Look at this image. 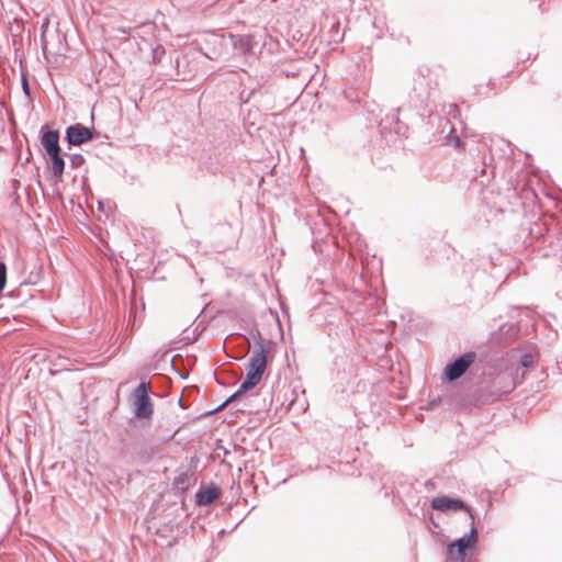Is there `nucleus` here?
Here are the masks:
<instances>
[{
	"label": "nucleus",
	"instance_id": "f3484780",
	"mask_svg": "<svg viewBox=\"0 0 562 562\" xmlns=\"http://www.w3.org/2000/svg\"><path fill=\"white\" fill-rule=\"evenodd\" d=\"M533 362L535 357L531 353H524L519 359L520 367L525 369L532 367Z\"/></svg>",
	"mask_w": 562,
	"mask_h": 562
},
{
	"label": "nucleus",
	"instance_id": "6ab92c4d",
	"mask_svg": "<svg viewBox=\"0 0 562 562\" xmlns=\"http://www.w3.org/2000/svg\"><path fill=\"white\" fill-rule=\"evenodd\" d=\"M346 99H348L350 102L358 101V94L355 91H346L345 92Z\"/></svg>",
	"mask_w": 562,
	"mask_h": 562
},
{
	"label": "nucleus",
	"instance_id": "a211bd4d",
	"mask_svg": "<svg viewBox=\"0 0 562 562\" xmlns=\"http://www.w3.org/2000/svg\"><path fill=\"white\" fill-rule=\"evenodd\" d=\"M21 86H22V90H23V93L25 94V97L31 99V88H30L29 80L25 76H22Z\"/></svg>",
	"mask_w": 562,
	"mask_h": 562
},
{
	"label": "nucleus",
	"instance_id": "dca6fc26",
	"mask_svg": "<svg viewBox=\"0 0 562 562\" xmlns=\"http://www.w3.org/2000/svg\"><path fill=\"white\" fill-rule=\"evenodd\" d=\"M70 167L76 169L81 167L85 164V157L81 154H71L69 155Z\"/></svg>",
	"mask_w": 562,
	"mask_h": 562
},
{
	"label": "nucleus",
	"instance_id": "aec40b11",
	"mask_svg": "<svg viewBox=\"0 0 562 562\" xmlns=\"http://www.w3.org/2000/svg\"><path fill=\"white\" fill-rule=\"evenodd\" d=\"M453 146L457 149H463L464 144L462 143V140L458 136H453Z\"/></svg>",
	"mask_w": 562,
	"mask_h": 562
},
{
	"label": "nucleus",
	"instance_id": "20e7f679",
	"mask_svg": "<svg viewBox=\"0 0 562 562\" xmlns=\"http://www.w3.org/2000/svg\"><path fill=\"white\" fill-rule=\"evenodd\" d=\"M151 392L150 382L142 381L133 391L134 415L139 419H149L154 413V405L149 393Z\"/></svg>",
	"mask_w": 562,
	"mask_h": 562
},
{
	"label": "nucleus",
	"instance_id": "1a4fd4ad",
	"mask_svg": "<svg viewBox=\"0 0 562 562\" xmlns=\"http://www.w3.org/2000/svg\"><path fill=\"white\" fill-rule=\"evenodd\" d=\"M126 448L132 450L143 464L150 462L159 449L158 446L148 443L143 436H138L132 442L126 443Z\"/></svg>",
	"mask_w": 562,
	"mask_h": 562
},
{
	"label": "nucleus",
	"instance_id": "4468645a",
	"mask_svg": "<svg viewBox=\"0 0 562 562\" xmlns=\"http://www.w3.org/2000/svg\"><path fill=\"white\" fill-rule=\"evenodd\" d=\"M252 390L251 386L247 385L244 381L241 382V384L239 385L238 390L235 391L231 396H228L221 405H218L216 408L206 413V415H212L216 412H220L222 411L224 407H226L229 403L238 400L239 397H241L245 393H247L248 391Z\"/></svg>",
	"mask_w": 562,
	"mask_h": 562
},
{
	"label": "nucleus",
	"instance_id": "7ed1b4c3",
	"mask_svg": "<svg viewBox=\"0 0 562 562\" xmlns=\"http://www.w3.org/2000/svg\"><path fill=\"white\" fill-rule=\"evenodd\" d=\"M255 341L258 346L248 360L246 366L247 373L244 380V382L252 389L257 386L262 379L267 368L268 346L271 345V340L262 338L259 330H256Z\"/></svg>",
	"mask_w": 562,
	"mask_h": 562
},
{
	"label": "nucleus",
	"instance_id": "6e6552de",
	"mask_svg": "<svg viewBox=\"0 0 562 562\" xmlns=\"http://www.w3.org/2000/svg\"><path fill=\"white\" fill-rule=\"evenodd\" d=\"M431 507L442 513L463 510L469 515L472 524L474 522V515L471 507L459 497L448 495L434 497L431 499Z\"/></svg>",
	"mask_w": 562,
	"mask_h": 562
},
{
	"label": "nucleus",
	"instance_id": "0eeeda50",
	"mask_svg": "<svg viewBox=\"0 0 562 562\" xmlns=\"http://www.w3.org/2000/svg\"><path fill=\"white\" fill-rule=\"evenodd\" d=\"M98 135L99 132L94 127H88L81 123H75L66 127L65 140L70 148L93 140Z\"/></svg>",
	"mask_w": 562,
	"mask_h": 562
},
{
	"label": "nucleus",
	"instance_id": "f03ea898",
	"mask_svg": "<svg viewBox=\"0 0 562 562\" xmlns=\"http://www.w3.org/2000/svg\"><path fill=\"white\" fill-rule=\"evenodd\" d=\"M364 110L367 114V121L370 124H378L380 127L381 135L387 140V135L406 136L407 125L400 121L397 113H386L382 116V108L375 101L366 102Z\"/></svg>",
	"mask_w": 562,
	"mask_h": 562
},
{
	"label": "nucleus",
	"instance_id": "ddd939ff",
	"mask_svg": "<svg viewBox=\"0 0 562 562\" xmlns=\"http://www.w3.org/2000/svg\"><path fill=\"white\" fill-rule=\"evenodd\" d=\"M231 42L234 48L238 49L243 54H247L252 50L254 37L251 35H234L229 34Z\"/></svg>",
	"mask_w": 562,
	"mask_h": 562
},
{
	"label": "nucleus",
	"instance_id": "5701e85b",
	"mask_svg": "<svg viewBox=\"0 0 562 562\" xmlns=\"http://www.w3.org/2000/svg\"><path fill=\"white\" fill-rule=\"evenodd\" d=\"M480 172H481L482 177H484V176H485V173H486V166H484V167L480 170Z\"/></svg>",
	"mask_w": 562,
	"mask_h": 562
},
{
	"label": "nucleus",
	"instance_id": "39448f33",
	"mask_svg": "<svg viewBox=\"0 0 562 562\" xmlns=\"http://www.w3.org/2000/svg\"><path fill=\"white\" fill-rule=\"evenodd\" d=\"M477 542L476 529L474 522L468 533L453 540L447 547V555L449 559H457L459 562H467V552L472 551Z\"/></svg>",
	"mask_w": 562,
	"mask_h": 562
},
{
	"label": "nucleus",
	"instance_id": "4be33fe9",
	"mask_svg": "<svg viewBox=\"0 0 562 562\" xmlns=\"http://www.w3.org/2000/svg\"><path fill=\"white\" fill-rule=\"evenodd\" d=\"M158 52L164 53V48L161 46H158L156 49H154V59H156Z\"/></svg>",
	"mask_w": 562,
	"mask_h": 562
},
{
	"label": "nucleus",
	"instance_id": "423d86ee",
	"mask_svg": "<svg viewBox=\"0 0 562 562\" xmlns=\"http://www.w3.org/2000/svg\"><path fill=\"white\" fill-rule=\"evenodd\" d=\"M476 352L467 351L461 353L452 361L448 362L443 369V379L448 382H454L465 374L469 368L475 362Z\"/></svg>",
	"mask_w": 562,
	"mask_h": 562
},
{
	"label": "nucleus",
	"instance_id": "9b49d317",
	"mask_svg": "<svg viewBox=\"0 0 562 562\" xmlns=\"http://www.w3.org/2000/svg\"><path fill=\"white\" fill-rule=\"evenodd\" d=\"M221 493V487L214 483H210L206 486H201L195 493V504L198 506H207L216 501Z\"/></svg>",
	"mask_w": 562,
	"mask_h": 562
},
{
	"label": "nucleus",
	"instance_id": "f8f14e48",
	"mask_svg": "<svg viewBox=\"0 0 562 562\" xmlns=\"http://www.w3.org/2000/svg\"><path fill=\"white\" fill-rule=\"evenodd\" d=\"M50 161V170L55 181H61L64 170H65V160L63 158L61 151H56L53 154H47Z\"/></svg>",
	"mask_w": 562,
	"mask_h": 562
},
{
	"label": "nucleus",
	"instance_id": "f257e3e1",
	"mask_svg": "<svg viewBox=\"0 0 562 562\" xmlns=\"http://www.w3.org/2000/svg\"><path fill=\"white\" fill-rule=\"evenodd\" d=\"M517 385L510 372L490 373L477 385L474 398L482 405L492 404L507 396Z\"/></svg>",
	"mask_w": 562,
	"mask_h": 562
},
{
	"label": "nucleus",
	"instance_id": "2eb2a0df",
	"mask_svg": "<svg viewBox=\"0 0 562 562\" xmlns=\"http://www.w3.org/2000/svg\"><path fill=\"white\" fill-rule=\"evenodd\" d=\"M189 474L188 472H181L180 474H178L173 481H172V485L176 487V488H182V490H188L189 487Z\"/></svg>",
	"mask_w": 562,
	"mask_h": 562
},
{
	"label": "nucleus",
	"instance_id": "9d476101",
	"mask_svg": "<svg viewBox=\"0 0 562 562\" xmlns=\"http://www.w3.org/2000/svg\"><path fill=\"white\" fill-rule=\"evenodd\" d=\"M41 144L43 148L45 149L46 154H53L56 151H61L60 148V134L58 130H53L47 127L46 125H43L41 127Z\"/></svg>",
	"mask_w": 562,
	"mask_h": 562
},
{
	"label": "nucleus",
	"instance_id": "412c9836",
	"mask_svg": "<svg viewBox=\"0 0 562 562\" xmlns=\"http://www.w3.org/2000/svg\"><path fill=\"white\" fill-rule=\"evenodd\" d=\"M459 106L457 104H451L450 105V111L449 113L453 115V117H457V115L459 114Z\"/></svg>",
	"mask_w": 562,
	"mask_h": 562
}]
</instances>
